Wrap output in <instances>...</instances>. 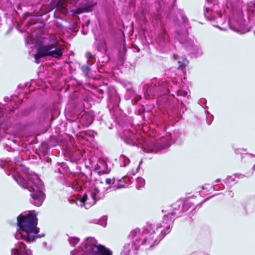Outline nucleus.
Segmentation results:
<instances>
[{"instance_id":"obj_27","label":"nucleus","mask_w":255,"mask_h":255,"mask_svg":"<svg viewBox=\"0 0 255 255\" xmlns=\"http://www.w3.org/2000/svg\"><path fill=\"white\" fill-rule=\"evenodd\" d=\"M97 92L98 94V98L99 99H102L103 98V94H104V91L101 89H98L97 90Z\"/></svg>"},{"instance_id":"obj_17","label":"nucleus","mask_w":255,"mask_h":255,"mask_svg":"<svg viewBox=\"0 0 255 255\" xmlns=\"http://www.w3.org/2000/svg\"><path fill=\"white\" fill-rule=\"evenodd\" d=\"M74 113H65V116L70 122H75L79 117V115H74Z\"/></svg>"},{"instance_id":"obj_43","label":"nucleus","mask_w":255,"mask_h":255,"mask_svg":"<svg viewBox=\"0 0 255 255\" xmlns=\"http://www.w3.org/2000/svg\"><path fill=\"white\" fill-rule=\"evenodd\" d=\"M102 173H103V174H105V173H106V172L103 171V172H102Z\"/></svg>"},{"instance_id":"obj_30","label":"nucleus","mask_w":255,"mask_h":255,"mask_svg":"<svg viewBox=\"0 0 255 255\" xmlns=\"http://www.w3.org/2000/svg\"><path fill=\"white\" fill-rule=\"evenodd\" d=\"M60 111V106L59 103L56 104L54 106L53 112H59Z\"/></svg>"},{"instance_id":"obj_12","label":"nucleus","mask_w":255,"mask_h":255,"mask_svg":"<svg viewBox=\"0 0 255 255\" xmlns=\"http://www.w3.org/2000/svg\"><path fill=\"white\" fill-rule=\"evenodd\" d=\"M168 38L166 31L165 29H162L156 40V42L159 46L164 47L168 42Z\"/></svg>"},{"instance_id":"obj_31","label":"nucleus","mask_w":255,"mask_h":255,"mask_svg":"<svg viewBox=\"0 0 255 255\" xmlns=\"http://www.w3.org/2000/svg\"><path fill=\"white\" fill-rule=\"evenodd\" d=\"M175 214V213L174 212L169 213L168 214L164 216V219H165L166 218H168L169 216L171 217L172 216H174Z\"/></svg>"},{"instance_id":"obj_22","label":"nucleus","mask_w":255,"mask_h":255,"mask_svg":"<svg viewBox=\"0 0 255 255\" xmlns=\"http://www.w3.org/2000/svg\"><path fill=\"white\" fill-rule=\"evenodd\" d=\"M116 179L115 177H113V178H106L105 179V182L106 185H109V188L111 187V185L112 184H114L116 182Z\"/></svg>"},{"instance_id":"obj_9","label":"nucleus","mask_w":255,"mask_h":255,"mask_svg":"<svg viewBox=\"0 0 255 255\" xmlns=\"http://www.w3.org/2000/svg\"><path fill=\"white\" fill-rule=\"evenodd\" d=\"M12 255H32V252L26 249V245L22 242H18L16 247L11 250Z\"/></svg>"},{"instance_id":"obj_15","label":"nucleus","mask_w":255,"mask_h":255,"mask_svg":"<svg viewBox=\"0 0 255 255\" xmlns=\"http://www.w3.org/2000/svg\"><path fill=\"white\" fill-rule=\"evenodd\" d=\"M155 236V234H151L148 238H144L142 243V246H148L149 248L153 247L156 242V240L153 241Z\"/></svg>"},{"instance_id":"obj_18","label":"nucleus","mask_w":255,"mask_h":255,"mask_svg":"<svg viewBox=\"0 0 255 255\" xmlns=\"http://www.w3.org/2000/svg\"><path fill=\"white\" fill-rule=\"evenodd\" d=\"M128 92L130 94V97L126 98L128 99L130 98H134L135 102L136 103L138 101H139L141 99V96L139 95H137L135 94V92L131 89L129 88L127 90Z\"/></svg>"},{"instance_id":"obj_13","label":"nucleus","mask_w":255,"mask_h":255,"mask_svg":"<svg viewBox=\"0 0 255 255\" xmlns=\"http://www.w3.org/2000/svg\"><path fill=\"white\" fill-rule=\"evenodd\" d=\"M188 96V92L183 89H179L177 91V96L178 98H176V99L179 103L180 101H181L179 98L183 97L186 98ZM180 109V112H184L185 111L187 110V108L185 107V106L183 104L182 101L179 103Z\"/></svg>"},{"instance_id":"obj_24","label":"nucleus","mask_w":255,"mask_h":255,"mask_svg":"<svg viewBox=\"0 0 255 255\" xmlns=\"http://www.w3.org/2000/svg\"><path fill=\"white\" fill-rule=\"evenodd\" d=\"M88 199V195L87 193H84V195L78 198V200L83 204V205H85L86 201Z\"/></svg>"},{"instance_id":"obj_40","label":"nucleus","mask_w":255,"mask_h":255,"mask_svg":"<svg viewBox=\"0 0 255 255\" xmlns=\"http://www.w3.org/2000/svg\"><path fill=\"white\" fill-rule=\"evenodd\" d=\"M126 162H127L128 163H129V159L128 158V159H126V160L125 161V163H126Z\"/></svg>"},{"instance_id":"obj_10","label":"nucleus","mask_w":255,"mask_h":255,"mask_svg":"<svg viewBox=\"0 0 255 255\" xmlns=\"http://www.w3.org/2000/svg\"><path fill=\"white\" fill-rule=\"evenodd\" d=\"M168 147L169 145L166 146L163 144L150 142L147 145L145 150L147 152L157 153Z\"/></svg>"},{"instance_id":"obj_19","label":"nucleus","mask_w":255,"mask_h":255,"mask_svg":"<svg viewBox=\"0 0 255 255\" xmlns=\"http://www.w3.org/2000/svg\"><path fill=\"white\" fill-rule=\"evenodd\" d=\"M170 225L169 224H167L166 226H164V225H161V226L159 227L158 229L161 228L162 227H165L164 230L160 231L162 238H164L165 235H166L167 234H168L170 233Z\"/></svg>"},{"instance_id":"obj_44","label":"nucleus","mask_w":255,"mask_h":255,"mask_svg":"<svg viewBox=\"0 0 255 255\" xmlns=\"http://www.w3.org/2000/svg\"><path fill=\"white\" fill-rule=\"evenodd\" d=\"M254 33H255V31H254Z\"/></svg>"},{"instance_id":"obj_25","label":"nucleus","mask_w":255,"mask_h":255,"mask_svg":"<svg viewBox=\"0 0 255 255\" xmlns=\"http://www.w3.org/2000/svg\"><path fill=\"white\" fill-rule=\"evenodd\" d=\"M140 232V230L139 229H134V230H132L130 233H129V236L132 238H134L136 235L139 233Z\"/></svg>"},{"instance_id":"obj_23","label":"nucleus","mask_w":255,"mask_h":255,"mask_svg":"<svg viewBox=\"0 0 255 255\" xmlns=\"http://www.w3.org/2000/svg\"><path fill=\"white\" fill-rule=\"evenodd\" d=\"M14 179L17 183V184L23 189H27V187L24 184L23 180L21 178H16L14 177Z\"/></svg>"},{"instance_id":"obj_29","label":"nucleus","mask_w":255,"mask_h":255,"mask_svg":"<svg viewBox=\"0 0 255 255\" xmlns=\"http://www.w3.org/2000/svg\"><path fill=\"white\" fill-rule=\"evenodd\" d=\"M100 172H99V178H100V179H93L92 178V173L91 172V174H90L91 180H95V181H96V182H99L100 183L103 184V183H104V181H103L102 180V179H101V177H100Z\"/></svg>"},{"instance_id":"obj_26","label":"nucleus","mask_w":255,"mask_h":255,"mask_svg":"<svg viewBox=\"0 0 255 255\" xmlns=\"http://www.w3.org/2000/svg\"><path fill=\"white\" fill-rule=\"evenodd\" d=\"M81 69L85 74H88L90 71L89 67L87 65L82 66Z\"/></svg>"},{"instance_id":"obj_21","label":"nucleus","mask_w":255,"mask_h":255,"mask_svg":"<svg viewBox=\"0 0 255 255\" xmlns=\"http://www.w3.org/2000/svg\"><path fill=\"white\" fill-rule=\"evenodd\" d=\"M94 4H88L85 6H83L81 8V12H88L92 10Z\"/></svg>"},{"instance_id":"obj_7","label":"nucleus","mask_w":255,"mask_h":255,"mask_svg":"<svg viewBox=\"0 0 255 255\" xmlns=\"http://www.w3.org/2000/svg\"><path fill=\"white\" fill-rule=\"evenodd\" d=\"M91 255H112V252L102 245H93L91 247Z\"/></svg>"},{"instance_id":"obj_35","label":"nucleus","mask_w":255,"mask_h":255,"mask_svg":"<svg viewBox=\"0 0 255 255\" xmlns=\"http://www.w3.org/2000/svg\"><path fill=\"white\" fill-rule=\"evenodd\" d=\"M183 20L184 21V22H186V20H187V19L186 18V17H184V16H183Z\"/></svg>"},{"instance_id":"obj_3","label":"nucleus","mask_w":255,"mask_h":255,"mask_svg":"<svg viewBox=\"0 0 255 255\" xmlns=\"http://www.w3.org/2000/svg\"><path fill=\"white\" fill-rule=\"evenodd\" d=\"M144 98L149 100L157 97V103L162 107L169 105V98L174 95L167 96L169 93V85L155 79L143 87Z\"/></svg>"},{"instance_id":"obj_37","label":"nucleus","mask_w":255,"mask_h":255,"mask_svg":"<svg viewBox=\"0 0 255 255\" xmlns=\"http://www.w3.org/2000/svg\"><path fill=\"white\" fill-rule=\"evenodd\" d=\"M172 82L174 84H177V81L176 80H172Z\"/></svg>"},{"instance_id":"obj_32","label":"nucleus","mask_w":255,"mask_h":255,"mask_svg":"<svg viewBox=\"0 0 255 255\" xmlns=\"http://www.w3.org/2000/svg\"><path fill=\"white\" fill-rule=\"evenodd\" d=\"M91 197L93 198V199L95 200L96 197L97 195V193L96 192H92L91 193Z\"/></svg>"},{"instance_id":"obj_39","label":"nucleus","mask_w":255,"mask_h":255,"mask_svg":"<svg viewBox=\"0 0 255 255\" xmlns=\"http://www.w3.org/2000/svg\"><path fill=\"white\" fill-rule=\"evenodd\" d=\"M126 162H127L128 163H129V159L128 158V159H126V160L125 161V163H126Z\"/></svg>"},{"instance_id":"obj_2","label":"nucleus","mask_w":255,"mask_h":255,"mask_svg":"<svg viewBox=\"0 0 255 255\" xmlns=\"http://www.w3.org/2000/svg\"><path fill=\"white\" fill-rule=\"evenodd\" d=\"M64 46L59 42L55 34H51L46 36L41 37L39 39L37 50L35 54V61L40 62V59L45 56H50L59 58L62 55Z\"/></svg>"},{"instance_id":"obj_20","label":"nucleus","mask_w":255,"mask_h":255,"mask_svg":"<svg viewBox=\"0 0 255 255\" xmlns=\"http://www.w3.org/2000/svg\"><path fill=\"white\" fill-rule=\"evenodd\" d=\"M86 57L87 58V64H93L95 63L96 58H95V55L92 54L91 52H87L86 53Z\"/></svg>"},{"instance_id":"obj_36","label":"nucleus","mask_w":255,"mask_h":255,"mask_svg":"<svg viewBox=\"0 0 255 255\" xmlns=\"http://www.w3.org/2000/svg\"><path fill=\"white\" fill-rule=\"evenodd\" d=\"M74 242L76 244L79 242V240L78 239H74Z\"/></svg>"},{"instance_id":"obj_41","label":"nucleus","mask_w":255,"mask_h":255,"mask_svg":"<svg viewBox=\"0 0 255 255\" xmlns=\"http://www.w3.org/2000/svg\"><path fill=\"white\" fill-rule=\"evenodd\" d=\"M126 162H127L128 163H129V159L128 158V159H126V160L125 161V163H126Z\"/></svg>"},{"instance_id":"obj_5","label":"nucleus","mask_w":255,"mask_h":255,"mask_svg":"<svg viewBox=\"0 0 255 255\" xmlns=\"http://www.w3.org/2000/svg\"><path fill=\"white\" fill-rule=\"evenodd\" d=\"M67 89L72 92L70 95L72 99L74 98L82 99V94L83 91L86 92L84 89H81V87L79 83L75 80H71L69 84L67 85Z\"/></svg>"},{"instance_id":"obj_16","label":"nucleus","mask_w":255,"mask_h":255,"mask_svg":"<svg viewBox=\"0 0 255 255\" xmlns=\"http://www.w3.org/2000/svg\"><path fill=\"white\" fill-rule=\"evenodd\" d=\"M173 57L174 60L178 61V63L179 64V68L185 67L187 63H188L186 58L185 57H183L181 58H180V57L177 55H174Z\"/></svg>"},{"instance_id":"obj_1","label":"nucleus","mask_w":255,"mask_h":255,"mask_svg":"<svg viewBox=\"0 0 255 255\" xmlns=\"http://www.w3.org/2000/svg\"><path fill=\"white\" fill-rule=\"evenodd\" d=\"M204 14L212 25L222 30L227 26L224 18L228 17L227 25L236 32L244 33L255 26V2H250L242 6V0H226V6L222 13L219 10L217 0H206Z\"/></svg>"},{"instance_id":"obj_8","label":"nucleus","mask_w":255,"mask_h":255,"mask_svg":"<svg viewBox=\"0 0 255 255\" xmlns=\"http://www.w3.org/2000/svg\"><path fill=\"white\" fill-rule=\"evenodd\" d=\"M120 98L115 91L112 96L109 95V101L108 106L110 112H119L120 110L119 103Z\"/></svg>"},{"instance_id":"obj_33","label":"nucleus","mask_w":255,"mask_h":255,"mask_svg":"<svg viewBox=\"0 0 255 255\" xmlns=\"http://www.w3.org/2000/svg\"><path fill=\"white\" fill-rule=\"evenodd\" d=\"M37 31L32 32V33L31 34V37H36L38 38V35H37Z\"/></svg>"},{"instance_id":"obj_34","label":"nucleus","mask_w":255,"mask_h":255,"mask_svg":"<svg viewBox=\"0 0 255 255\" xmlns=\"http://www.w3.org/2000/svg\"><path fill=\"white\" fill-rule=\"evenodd\" d=\"M24 85L25 86V87H27L28 88H29L30 87L31 84L28 83H27L24 84Z\"/></svg>"},{"instance_id":"obj_11","label":"nucleus","mask_w":255,"mask_h":255,"mask_svg":"<svg viewBox=\"0 0 255 255\" xmlns=\"http://www.w3.org/2000/svg\"><path fill=\"white\" fill-rule=\"evenodd\" d=\"M30 196L33 199V204L37 207H39L42 205L45 199V194L39 190L31 193Z\"/></svg>"},{"instance_id":"obj_6","label":"nucleus","mask_w":255,"mask_h":255,"mask_svg":"<svg viewBox=\"0 0 255 255\" xmlns=\"http://www.w3.org/2000/svg\"><path fill=\"white\" fill-rule=\"evenodd\" d=\"M17 99V96L14 95L11 96V99L9 100L8 103L3 104L0 103V112H14L18 107V105L21 104L23 101V99L20 101L18 100V104H17L16 100Z\"/></svg>"},{"instance_id":"obj_38","label":"nucleus","mask_w":255,"mask_h":255,"mask_svg":"<svg viewBox=\"0 0 255 255\" xmlns=\"http://www.w3.org/2000/svg\"><path fill=\"white\" fill-rule=\"evenodd\" d=\"M122 180H123V182H124V177H122V179H121L119 180L118 181H119V182H122Z\"/></svg>"},{"instance_id":"obj_42","label":"nucleus","mask_w":255,"mask_h":255,"mask_svg":"<svg viewBox=\"0 0 255 255\" xmlns=\"http://www.w3.org/2000/svg\"><path fill=\"white\" fill-rule=\"evenodd\" d=\"M146 112H150V110H147L146 111Z\"/></svg>"},{"instance_id":"obj_4","label":"nucleus","mask_w":255,"mask_h":255,"mask_svg":"<svg viewBox=\"0 0 255 255\" xmlns=\"http://www.w3.org/2000/svg\"><path fill=\"white\" fill-rule=\"evenodd\" d=\"M35 211H29L25 215H20L17 218V224L19 229L27 233V235L23 237V239L28 241L31 242L35 240L38 236H30V235H36L39 232V229L37 227L38 219Z\"/></svg>"},{"instance_id":"obj_28","label":"nucleus","mask_w":255,"mask_h":255,"mask_svg":"<svg viewBox=\"0 0 255 255\" xmlns=\"http://www.w3.org/2000/svg\"><path fill=\"white\" fill-rule=\"evenodd\" d=\"M84 103L83 104L84 107L86 109H88L91 107V105L88 104V99L86 100L85 99H84Z\"/></svg>"},{"instance_id":"obj_14","label":"nucleus","mask_w":255,"mask_h":255,"mask_svg":"<svg viewBox=\"0 0 255 255\" xmlns=\"http://www.w3.org/2000/svg\"><path fill=\"white\" fill-rule=\"evenodd\" d=\"M93 121L94 118L90 113H84L80 118V122L86 126L91 125Z\"/></svg>"}]
</instances>
